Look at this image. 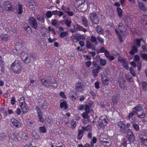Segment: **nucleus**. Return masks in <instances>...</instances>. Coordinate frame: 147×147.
Instances as JSON below:
<instances>
[{"instance_id":"1","label":"nucleus","mask_w":147,"mask_h":147,"mask_svg":"<svg viewBox=\"0 0 147 147\" xmlns=\"http://www.w3.org/2000/svg\"><path fill=\"white\" fill-rule=\"evenodd\" d=\"M47 80L45 79H42L41 80L42 84L46 87H48L50 86L53 89H55L58 86L57 81L53 78L50 77Z\"/></svg>"},{"instance_id":"2","label":"nucleus","mask_w":147,"mask_h":147,"mask_svg":"<svg viewBox=\"0 0 147 147\" xmlns=\"http://www.w3.org/2000/svg\"><path fill=\"white\" fill-rule=\"evenodd\" d=\"M11 68L15 74H19L21 72V66L19 60L15 61L11 65Z\"/></svg>"},{"instance_id":"3","label":"nucleus","mask_w":147,"mask_h":147,"mask_svg":"<svg viewBox=\"0 0 147 147\" xmlns=\"http://www.w3.org/2000/svg\"><path fill=\"white\" fill-rule=\"evenodd\" d=\"M108 123V119L105 115H103L100 117L98 122V125L100 127H103L106 125Z\"/></svg>"},{"instance_id":"4","label":"nucleus","mask_w":147,"mask_h":147,"mask_svg":"<svg viewBox=\"0 0 147 147\" xmlns=\"http://www.w3.org/2000/svg\"><path fill=\"white\" fill-rule=\"evenodd\" d=\"M89 17L91 21L95 24H97L99 22L97 18L96 13L95 12L90 13L89 15Z\"/></svg>"},{"instance_id":"5","label":"nucleus","mask_w":147,"mask_h":147,"mask_svg":"<svg viewBox=\"0 0 147 147\" xmlns=\"http://www.w3.org/2000/svg\"><path fill=\"white\" fill-rule=\"evenodd\" d=\"M76 90L79 92H81L83 91L84 89V84L81 82H77L75 85Z\"/></svg>"},{"instance_id":"6","label":"nucleus","mask_w":147,"mask_h":147,"mask_svg":"<svg viewBox=\"0 0 147 147\" xmlns=\"http://www.w3.org/2000/svg\"><path fill=\"white\" fill-rule=\"evenodd\" d=\"M29 22L30 25L33 28L36 29L37 26V24L35 19L33 17H30L29 19Z\"/></svg>"},{"instance_id":"7","label":"nucleus","mask_w":147,"mask_h":147,"mask_svg":"<svg viewBox=\"0 0 147 147\" xmlns=\"http://www.w3.org/2000/svg\"><path fill=\"white\" fill-rule=\"evenodd\" d=\"M11 121L13 125L16 128H20L21 126V123L17 119L14 118H12Z\"/></svg>"},{"instance_id":"8","label":"nucleus","mask_w":147,"mask_h":147,"mask_svg":"<svg viewBox=\"0 0 147 147\" xmlns=\"http://www.w3.org/2000/svg\"><path fill=\"white\" fill-rule=\"evenodd\" d=\"M4 6L5 9L7 11H13V8L9 2H6L4 3Z\"/></svg>"},{"instance_id":"9","label":"nucleus","mask_w":147,"mask_h":147,"mask_svg":"<svg viewBox=\"0 0 147 147\" xmlns=\"http://www.w3.org/2000/svg\"><path fill=\"white\" fill-rule=\"evenodd\" d=\"M26 5L30 8L34 10L36 7V3L33 0H30L28 1Z\"/></svg>"},{"instance_id":"10","label":"nucleus","mask_w":147,"mask_h":147,"mask_svg":"<svg viewBox=\"0 0 147 147\" xmlns=\"http://www.w3.org/2000/svg\"><path fill=\"white\" fill-rule=\"evenodd\" d=\"M126 80L123 77H120L119 78L118 83L119 84V86L120 87L124 89L125 86L124 83L126 82Z\"/></svg>"},{"instance_id":"11","label":"nucleus","mask_w":147,"mask_h":147,"mask_svg":"<svg viewBox=\"0 0 147 147\" xmlns=\"http://www.w3.org/2000/svg\"><path fill=\"white\" fill-rule=\"evenodd\" d=\"M142 109V105H138L132 109V112L136 113V114H137L138 113L137 112L141 111Z\"/></svg>"},{"instance_id":"12","label":"nucleus","mask_w":147,"mask_h":147,"mask_svg":"<svg viewBox=\"0 0 147 147\" xmlns=\"http://www.w3.org/2000/svg\"><path fill=\"white\" fill-rule=\"evenodd\" d=\"M60 107L62 109L66 110L67 108V102L64 100L60 101Z\"/></svg>"},{"instance_id":"13","label":"nucleus","mask_w":147,"mask_h":147,"mask_svg":"<svg viewBox=\"0 0 147 147\" xmlns=\"http://www.w3.org/2000/svg\"><path fill=\"white\" fill-rule=\"evenodd\" d=\"M18 138H20L23 140H26L28 137L22 131L19 132L18 134Z\"/></svg>"},{"instance_id":"14","label":"nucleus","mask_w":147,"mask_h":147,"mask_svg":"<svg viewBox=\"0 0 147 147\" xmlns=\"http://www.w3.org/2000/svg\"><path fill=\"white\" fill-rule=\"evenodd\" d=\"M20 106L24 113H26L29 111V109L26 104Z\"/></svg>"},{"instance_id":"15","label":"nucleus","mask_w":147,"mask_h":147,"mask_svg":"<svg viewBox=\"0 0 147 147\" xmlns=\"http://www.w3.org/2000/svg\"><path fill=\"white\" fill-rule=\"evenodd\" d=\"M118 27L121 33L123 35H126L125 29L121 24H119Z\"/></svg>"},{"instance_id":"16","label":"nucleus","mask_w":147,"mask_h":147,"mask_svg":"<svg viewBox=\"0 0 147 147\" xmlns=\"http://www.w3.org/2000/svg\"><path fill=\"white\" fill-rule=\"evenodd\" d=\"M36 108L39 120L41 122H43L44 121V119L43 117H42V114L40 109L38 106H36Z\"/></svg>"},{"instance_id":"17","label":"nucleus","mask_w":147,"mask_h":147,"mask_svg":"<svg viewBox=\"0 0 147 147\" xmlns=\"http://www.w3.org/2000/svg\"><path fill=\"white\" fill-rule=\"evenodd\" d=\"M1 40L3 41L6 42L9 39V37L6 34H2L1 36Z\"/></svg>"},{"instance_id":"18","label":"nucleus","mask_w":147,"mask_h":147,"mask_svg":"<svg viewBox=\"0 0 147 147\" xmlns=\"http://www.w3.org/2000/svg\"><path fill=\"white\" fill-rule=\"evenodd\" d=\"M23 62L26 64H28L30 63L31 62L30 58H29L28 55L25 56L24 58L22 59Z\"/></svg>"},{"instance_id":"19","label":"nucleus","mask_w":147,"mask_h":147,"mask_svg":"<svg viewBox=\"0 0 147 147\" xmlns=\"http://www.w3.org/2000/svg\"><path fill=\"white\" fill-rule=\"evenodd\" d=\"M7 139V137L6 134L2 132L0 134V140L1 141H4Z\"/></svg>"},{"instance_id":"20","label":"nucleus","mask_w":147,"mask_h":147,"mask_svg":"<svg viewBox=\"0 0 147 147\" xmlns=\"http://www.w3.org/2000/svg\"><path fill=\"white\" fill-rule=\"evenodd\" d=\"M64 23L68 27H70L71 24V20L69 18H67L64 21Z\"/></svg>"},{"instance_id":"21","label":"nucleus","mask_w":147,"mask_h":147,"mask_svg":"<svg viewBox=\"0 0 147 147\" xmlns=\"http://www.w3.org/2000/svg\"><path fill=\"white\" fill-rule=\"evenodd\" d=\"M91 126L90 125H88L86 127L82 126V129L84 131H89L91 129Z\"/></svg>"},{"instance_id":"22","label":"nucleus","mask_w":147,"mask_h":147,"mask_svg":"<svg viewBox=\"0 0 147 147\" xmlns=\"http://www.w3.org/2000/svg\"><path fill=\"white\" fill-rule=\"evenodd\" d=\"M23 8L22 5L20 4L18 5V8L17 10L18 13L21 14L23 12Z\"/></svg>"},{"instance_id":"23","label":"nucleus","mask_w":147,"mask_h":147,"mask_svg":"<svg viewBox=\"0 0 147 147\" xmlns=\"http://www.w3.org/2000/svg\"><path fill=\"white\" fill-rule=\"evenodd\" d=\"M140 139L142 144L147 146V139H145L142 137L140 138Z\"/></svg>"},{"instance_id":"24","label":"nucleus","mask_w":147,"mask_h":147,"mask_svg":"<svg viewBox=\"0 0 147 147\" xmlns=\"http://www.w3.org/2000/svg\"><path fill=\"white\" fill-rule=\"evenodd\" d=\"M101 81L105 85H107L109 84V80L107 77L101 80Z\"/></svg>"},{"instance_id":"25","label":"nucleus","mask_w":147,"mask_h":147,"mask_svg":"<svg viewBox=\"0 0 147 147\" xmlns=\"http://www.w3.org/2000/svg\"><path fill=\"white\" fill-rule=\"evenodd\" d=\"M19 102L20 106L26 104L24 98V97H22L20 98Z\"/></svg>"},{"instance_id":"26","label":"nucleus","mask_w":147,"mask_h":147,"mask_svg":"<svg viewBox=\"0 0 147 147\" xmlns=\"http://www.w3.org/2000/svg\"><path fill=\"white\" fill-rule=\"evenodd\" d=\"M84 131H83L82 129V130L79 129L78 130V138L79 140L81 139L82 137Z\"/></svg>"},{"instance_id":"27","label":"nucleus","mask_w":147,"mask_h":147,"mask_svg":"<svg viewBox=\"0 0 147 147\" xmlns=\"http://www.w3.org/2000/svg\"><path fill=\"white\" fill-rule=\"evenodd\" d=\"M118 126L122 129H124L125 128V125L121 121H120L118 123Z\"/></svg>"},{"instance_id":"28","label":"nucleus","mask_w":147,"mask_h":147,"mask_svg":"<svg viewBox=\"0 0 147 147\" xmlns=\"http://www.w3.org/2000/svg\"><path fill=\"white\" fill-rule=\"evenodd\" d=\"M39 130L41 133L45 134L47 132L46 128L44 126L40 127L39 128Z\"/></svg>"},{"instance_id":"29","label":"nucleus","mask_w":147,"mask_h":147,"mask_svg":"<svg viewBox=\"0 0 147 147\" xmlns=\"http://www.w3.org/2000/svg\"><path fill=\"white\" fill-rule=\"evenodd\" d=\"M137 52V48L135 46H134L132 47V49L130 52V54L131 55H134L135 53Z\"/></svg>"},{"instance_id":"30","label":"nucleus","mask_w":147,"mask_h":147,"mask_svg":"<svg viewBox=\"0 0 147 147\" xmlns=\"http://www.w3.org/2000/svg\"><path fill=\"white\" fill-rule=\"evenodd\" d=\"M133 127L134 129L137 131H138L140 130V127L138 124L136 123H133Z\"/></svg>"},{"instance_id":"31","label":"nucleus","mask_w":147,"mask_h":147,"mask_svg":"<svg viewBox=\"0 0 147 147\" xmlns=\"http://www.w3.org/2000/svg\"><path fill=\"white\" fill-rule=\"evenodd\" d=\"M37 20L41 22L44 23V19L42 16H41L39 15H38L37 16Z\"/></svg>"},{"instance_id":"32","label":"nucleus","mask_w":147,"mask_h":147,"mask_svg":"<svg viewBox=\"0 0 147 147\" xmlns=\"http://www.w3.org/2000/svg\"><path fill=\"white\" fill-rule=\"evenodd\" d=\"M126 79L130 82H133V79L132 77L129 75H126L125 76Z\"/></svg>"},{"instance_id":"33","label":"nucleus","mask_w":147,"mask_h":147,"mask_svg":"<svg viewBox=\"0 0 147 147\" xmlns=\"http://www.w3.org/2000/svg\"><path fill=\"white\" fill-rule=\"evenodd\" d=\"M76 122L73 120H72L71 123V128L72 129H74L76 127Z\"/></svg>"},{"instance_id":"34","label":"nucleus","mask_w":147,"mask_h":147,"mask_svg":"<svg viewBox=\"0 0 147 147\" xmlns=\"http://www.w3.org/2000/svg\"><path fill=\"white\" fill-rule=\"evenodd\" d=\"M62 9L66 13L70 10V8L67 6H65L64 5H63L61 7Z\"/></svg>"},{"instance_id":"35","label":"nucleus","mask_w":147,"mask_h":147,"mask_svg":"<svg viewBox=\"0 0 147 147\" xmlns=\"http://www.w3.org/2000/svg\"><path fill=\"white\" fill-rule=\"evenodd\" d=\"M19 56L21 57L22 59L28 55L27 53L24 51H22L19 54Z\"/></svg>"},{"instance_id":"36","label":"nucleus","mask_w":147,"mask_h":147,"mask_svg":"<svg viewBox=\"0 0 147 147\" xmlns=\"http://www.w3.org/2000/svg\"><path fill=\"white\" fill-rule=\"evenodd\" d=\"M9 137L10 139H12L13 141H16L18 139V137H17L14 134H11V136H9Z\"/></svg>"},{"instance_id":"37","label":"nucleus","mask_w":147,"mask_h":147,"mask_svg":"<svg viewBox=\"0 0 147 147\" xmlns=\"http://www.w3.org/2000/svg\"><path fill=\"white\" fill-rule=\"evenodd\" d=\"M141 22L144 26L147 25V20L144 17L142 18Z\"/></svg>"},{"instance_id":"38","label":"nucleus","mask_w":147,"mask_h":147,"mask_svg":"<svg viewBox=\"0 0 147 147\" xmlns=\"http://www.w3.org/2000/svg\"><path fill=\"white\" fill-rule=\"evenodd\" d=\"M142 85L144 90H146L147 89V83L144 81L142 82Z\"/></svg>"},{"instance_id":"39","label":"nucleus","mask_w":147,"mask_h":147,"mask_svg":"<svg viewBox=\"0 0 147 147\" xmlns=\"http://www.w3.org/2000/svg\"><path fill=\"white\" fill-rule=\"evenodd\" d=\"M96 30L97 32L100 34H102L103 33V29L99 26H97Z\"/></svg>"},{"instance_id":"40","label":"nucleus","mask_w":147,"mask_h":147,"mask_svg":"<svg viewBox=\"0 0 147 147\" xmlns=\"http://www.w3.org/2000/svg\"><path fill=\"white\" fill-rule=\"evenodd\" d=\"M117 12L119 16L121 17L122 15V10L120 7H118L117 9Z\"/></svg>"},{"instance_id":"41","label":"nucleus","mask_w":147,"mask_h":147,"mask_svg":"<svg viewBox=\"0 0 147 147\" xmlns=\"http://www.w3.org/2000/svg\"><path fill=\"white\" fill-rule=\"evenodd\" d=\"M52 12L50 11H47L46 13V16L48 18H50L52 16Z\"/></svg>"},{"instance_id":"42","label":"nucleus","mask_w":147,"mask_h":147,"mask_svg":"<svg viewBox=\"0 0 147 147\" xmlns=\"http://www.w3.org/2000/svg\"><path fill=\"white\" fill-rule=\"evenodd\" d=\"M100 64L102 66L105 65L106 63V60L103 59H100Z\"/></svg>"},{"instance_id":"43","label":"nucleus","mask_w":147,"mask_h":147,"mask_svg":"<svg viewBox=\"0 0 147 147\" xmlns=\"http://www.w3.org/2000/svg\"><path fill=\"white\" fill-rule=\"evenodd\" d=\"M68 35V33L67 32H61L60 34V37L63 38Z\"/></svg>"},{"instance_id":"44","label":"nucleus","mask_w":147,"mask_h":147,"mask_svg":"<svg viewBox=\"0 0 147 147\" xmlns=\"http://www.w3.org/2000/svg\"><path fill=\"white\" fill-rule=\"evenodd\" d=\"M24 29L28 33H30L32 32L31 28L28 25L26 27H25L24 28Z\"/></svg>"},{"instance_id":"45","label":"nucleus","mask_w":147,"mask_h":147,"mask_svg":"<svg viewBox=\"0 0 147 147\" xmlns=\"http://www.w3.org/2000/svg\"><path fill=\"white\" fill-rule=\"evenodd\" d=\"M40 107L42 109H46L47 107L46 102H44V103H42L40 105Z\"/></svg>"},{"instance_id":"46","label":"nucleus","mask_w":147,"mask_h":147,"mask_svg":"<svg viewBox=\"0 0 147 147\" xmlns=\"http://www.w3.org/2000/svg\"><path fill=\"white\" fill-rule=\"evenodd\" d=\"M115 32H116V33L119 36V39L120 40V41L121 42H122L123 40H122V38H122L120 34V33L119 32L118 30H117V29H115Z\"/></svg>"},{"instance_id":"47","label":"nucleus","mask_w":147,"mask_h":147,"mask_svg":"<svg viewBox=\"0 0 147 147\" xmlns=\"http://www.w3.org/2000/svg\"><path fill=\"white\" fill-rule=\"evenodd\" d=\"M82 20L83 24L85 26H87L88 25V22L87 20L84 17L82 18Z\"/></svg>"},{"instance_id":"48","label":"nucleus","mask_w":147,"mask_h":147,"mask_svg":"<svg viewBox=\"0 0 147 147\" xmlns=\"http://www.w3.org/2000/svg\"><path fill=\"white\" fill-rule=\"evenodd\" d=\"M123 66L124 67L127 69H129V66L127 61H125V62L122 63Z\"/></svg>"},{"instance_id":"49","label":"nucleus","mask_w":147,"mask_h":147,"mask_svg":"<svg viewBox=\"0 0 147 147\" xmlns=\"http://www.w3.org/2000/svg\"><path fill=\"white\" fill-rule=\"evenodd\" d=\"M89 113L87 112H84L82 113V116L84 118L88 119L89 117L88 114Z\"/></svg>"},{"instance_id":"50","label":"nucleus","mask_w":147,"mask_h":147,"mask_svg":"<svg viewBox=\"0 0 147 147\" xmlns=\"http://www.w3.org/2000/svg\"><path fill=\"white\" fill-rule=\"evenodd\" d=\"M82 36V35H81L80 34H77L75 36V38L77 41H78L81 39Z\"/></svg>"},{"instance_id":"51","label":"nucleus","mask_w":147,"mask_h":147,"mask_svg":"<svg viewBox=\"0 0 147 147\" xmlns=\"http://www.w3.org/2000/svg\"><path fill=\"white\" fill-rule=\"evenodd\" d=\"M58 22V21L55 19L52 20L51 21V24L52 25L54 26H55Z\"/></svg>"},{"instance_id":"52","label":"nucleus","mask_w":147,"mask_h":147,"mask_svg":"<svg viewBox=\"0 0 147 147\" xmlns=\"http://www.w3.org/2000/svg\"><path fill=\"white\" fill-rule=\"evenodd\" d=\"M112 100L114 103L117 102L118 101V98L117 96H113L112 97Z\"/></svg>"},{"instance_id":"53","label":"nucleus","mask_w":147,"mask_h":147,"mask_svg":"<svg viewBox=\"0 0 147 147\" xmlns=\"http://www.w3.org/2000/svg\"><path fill=\"white\" fill-rule=\"evenodd\" d=\"M127 136L128 137H130L131 136L134 135L133 133L130 129H128L127 130Z\"/></svg>"},{"instance_id":"54","label":"nucleus","mask_w":147,"mask_h":147,"mask_svg":"<svg viewBox=\"0 0 147 147\" xmlns=\"http://www.w3.org/2000/svg\"><path fill=\"white\" fill-rule=\"evenodd\" d=\"M89 107L88 105H86L85 106L84 110L85 111V112L88 113H90V111L89 109Z\"/></svg>"},{"instance_id":"55","label":"nucleus","mask_w":147,"mask_h":147,"mask_svg":"<svg viewBox=\"0 0 147 147\" xmlns=\"http://www.w3.org/2000/svg\"><path fill=\"white\" fill-rule=\"evenodd\" d=\"M118 60L122 63L125 61L124 57H118Z\"/></svg>"},{"instance_id":"56","label":"nucleus","mask_w":147,"mask_h":147,"mask_svg":"<svg viewBox=\"0 0 147 147\" xmlns=\"http://www.w3.org/2000/svg\"><path fill=\"white\" fill-rule=\"evenodd\" d=\"M129 71H130V72L131 74L134 76V77H135L136 76V74L134 71V70L133 69L131 68L130 67L129 69Z\"/></svg>"},{"instance_id":"57","label":"nucleus","mask_w":147,"mask_h":147,"mask_svg":"<svg viewBox=\"0 0 147 147\" xmlns=\"http://www.w3.org/2000/svg\"><path fill=\"white\" fill-rule=\"evenodd\" d=\"M129 140L131 142H133L135 140V136L134 135L128 137Z\"/></svg>"},{"instance_id":"58","label":"nucleus","mask_w":147,"mask_h":147,"mask_svg":"<svg viewBox=\"0 0 147 147\" xmlns=\"http://www.w3.org/2000/svg\"><path fill=\"white\" fill-rule=\"evenodd\" d=\"M86 45L88 49H91L92 47L91 43L89 41H87Z\"/></svg>"},{"instance_id":"59","label":"nucleus","mask_w":147,"mask_h":147,"mask_svg":"<svg viewBox=\"0 0 147 147\" xmlns=\"http://www.w3.org/2000/svg\"><path fill=\"white\" fill-rule=\"evenodd\" d=\"M137 116L140 118H144L145 116V114L144 112H142L141 115H139L138 114V113L137 114H136Z\"/></svg>"},{"instance_id":"60","label":"nucleus","mask_w":147,"mask_h":147,"mask_svg":"<svg viewBox=\"0 0 147 147\" xmlns=\"http://www.w3.org/2000/svg\"><path fill=\"white\" fill-rule=\"evenodd\" d=\"M81 27V26L78 25H76L74 26V28L76 31L78 30H80Z\"/></svg>"},{"instance_id":"61","label":"nucleus","mask_w":147,"mask_h":147,"mask_svg":"<svg viewBox=\"0 0 147 147\" xmlns=\"http://www.w3.org/2000/svg\"><path fill=\"white\" fill-rule=\"evenodd\" d=\"M136 115V113H134L133 112L132 113H129L128 116L127 117V119H130L134 115Z\"/></svg>"},{"instance_id":"62","label":"nucleus","mask_w":147,"mask_h":147,"mask_svg":"<svg viewBox=\"0 0 147 147\" xmlns=\"http://www.w3.org/2000/svg\"><path fill=\"white\" fill-rule=\"evenodd\" d=\"M138 5H139V7L141 9H144L145 6H144V5L141 2H138Z\"/></svg>"},{"instance_id":"63","label":"nucleus","mask_w":147,"mask_h":147,"mask_svg":"<svg viewBox=\"0 0 147 147\" xmlns=\"http://www.w3.org/2000/svg\"><path fill=\"white\" fill-rule=\"evenodd\" d=\"M92 73L93 75V76L96 77L98 75V71L97 70L95 69H93L92 71Z\"/></svg>"},{"instance_id":"64","label":"nucleus","mask_w":147,"mask_h":147,"mask_svg":"<svg viewBox=\"0 0 147 147\" xmlns=\"http://www.w3.org/2000/svg\"><path fill=\"white\" fill-rule=\"evenodd\" d=\"M142 57L143 59L145 60H147V54L142 53L141 54Z\"/></svg>"}]
</instances>
